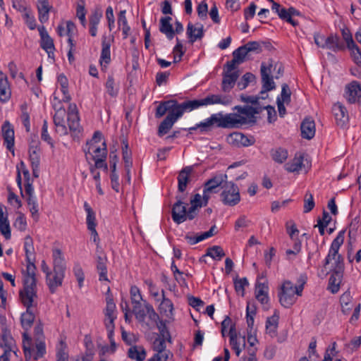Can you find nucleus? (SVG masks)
<instances>
[{
  "instance_id": "28",
  "label": "nucleus",
  "mask_w": 361,
  "mask_h": 361,
  "mask_svg": "<svg viewBox=\"0 0 361 361\" xmlns=\"http://www.w3.org/2000/svg\"><path fill=\"white\" fill-rule=\"evenodd\" d=\"M203 106L202 99L187 100L183 103L178 102V111L181 117L184 112H190L194 109H197Z\"/></svg>"
},
{
  "instance_id": "47",
  "label": "nucleus",
  "mask_w": 361,
  "mask_h": 361,
  "mask_svg": "<svg viewBox=\"0 0 361 361\" xmlns=\"http://www.w3.org/2000/svg\"><path fill=\"white\" fill-rule=\"evenodd\" d=\"M118 24L120 27L122 26L121 29L123 35V39H126L127 37L128 36L130 28L128 25L125 10L121 11L119 12L118 17Z\"/></svg>"
},
{
  "instance_id": "52",
  "label": "nucleus",
  "mask_w": 361,
  "mask_h": 361,
  "mask_svg": "<svg viewBox=\"0 0 361 361\" xmlns=\"http://www.w3.org/2000/svg\"><path fill=\"white\" fill-rule=\"evenodd\" d=\"M256 77L252 73H246L243 75L240 80H239L237 83V86L240 90H243L245 89L249 83L255 81Z\"/></svg>"
},
{
  "instance_id": "43",
  "label": "nucleus",
  "mask_w": 361,
  "mask_h": 361,
  "mask_svg": "<svg viewBox=\"0 0 361 361\" xmlns=\"http://www.w3.org/2000/svg\"><path fill=\"white\" fill-rule=\"evenodd\" d=\"M339 248L340 246L336 245L333 242L331 243L329 253L324 262L323 269H322V272L324 275H326L328 274V271H326V266L329 264L331 259H336V255H338Z\"/></svg>"
},
{
  "instance_id": "5",
  "label": "nucleus",
  "mask_w": 361,
  "mask_h": 361,
  "mask_svg": "<svg viewBox=\"0 0 361 361\" xmlns=\"http://www.w3.org/2000/svg\"><path fill=\"white\" fill-rule=\"evenodd\" d=\"M273 59H269L267 62H262L260 67V74L262 78V90L260 94H266L267 92L276 88L273 77L271 75L273 68Z\"/></svg>"
},
{
  "instance_id": "54",
  "label": "nucleus",
  "mask_w": 361,
  "mask_h": 361,
  "mask_svg": "<svg viewBox=\"0 0 361 361\" xmlns=\"http://www.w3.org/2000/svg\"><path fill=\"white\" fill-rule=\"evenodd\" d=\"M23 348L25 360L27 361L32 357L33 350L31 348V338L25 334H23Z\"/></svg>"
},
{
  "instance_id": "57",
  "label": "nucleus",
  "mask_w": 361,
  "mask_h": 361,
  "mask_svg": "<svg viewBox=\"0 0 361 361\" xmlns=\"http://www.w3.org/2000/svg\"><path fill=\"white\" fill-rule=\"evenodd\" d=\"M130 299L133 305H140L142 300V297L140 289L136 286H133L130 290Z\"/></svg>"
},
{
  "instance_id": "7",
  "label": "nucleus",
  "mask_w": 361,
  "mask_h": 361,
  "mask_svg": "<svg viewBox=\"0 0 361 361\" xmlns=\"http://www.w3.org/2000/svg\"><path fill=\"white\" fill-rule=\"evenodd\" d=\"M176 199L177 201L173 205L171 216L175 223L180 224L186 221V207L188 204L183 202L184 197L181 195H176Z\"/></svg>"
},
{
  "instance_id": "50",
  "label": "nucleus",
  "mask_w": 361,
  "mask_h": 361,
  "mask_svg": "<svg viewBox=\"0 0 361 361\" xmlns=\"http://www.w3.org/2000/svg\"><path fill=\"white\" fill-rule=\"evenodd\" d=\"M53 106L56 111V112L54 115V118H53L54 123L55 126L57 125L61 124V123H65L64 118L66 114L65 109L61 106H59V108H57V106L56 104H54Z\"/></svg>"
},
{
  "instance_id": "41",
  "label": "nucleus",
  "mask_w": 361,
  "mask_h": 361,
  "mask_svg": "<svg viewBox=\"0 0 361 361\" xmlns=\"http://www.w3.org/2000/svg\"><path fill=\"white\" fill-rule=\"evenodd\" d=\"M279 319V315L274 314L266 321V331L272 337L276 336Z\"/></svg>"
},
{
  "instance_id": "15",
  "label": "nucleus",
  "mask_w": 361,
  "mask_h": 361,
  "mask_svg": "<svg viewBox=\"0 0 361 361\" xmlns=\"http://www.w3.org/2000/svg\"><path fill=\"white\" fill-rule=\"evenodd\" d=\"M1 131L6 148L14 153V130L9 121L4 122L1 126Z\"/></svg>"
},
{
  "instance_id": "38",
  "label": "nucleus",
  "mask_w": 361,
  "mask_h": 361,
  "mask_svg": "<svg viewBox=\"0 0 361 361\" xmlns=\"http://www.w3.org/2000/svg\"><path fill=\"white\" fill-rule=\"evenodd\" d=\"M33 307H26V312L23 313L20 317V322L22 327L27 330L30 329L35 319V315L32 311Z\"/></svg>"
},
{
  "instance_id": "58",
  "label": "nucleus",
  "mask_w": 361,
  "mask_h": 361,
  "mask_svg": "<svg viewBox=\"0 0 361 361\" xmlns=\"http://www.w3.org/2000/svg\"><path fill=\"white\" fill-rule=\"evenodd\" d=\"M36 353L33 356L35 360L42 357L46 353V346L44 340L35 341Z\"/></svg>"
},
{
  "instance_id": "45",
  "label": "nucleus",
  "mask_w": 361,
  "mask_h": 361,
  "mask_svg": "<svg viewBox=\"0 0 361 361\" xmlns=\"http://www.w3.org/2000/svg\"><path fill=\"white\" fill-rule=\"evenodd\" d=\"M128 143L126 140L122 141V154L123 159L125 163V169L128 171V173L130 172V168L133 165L131 160V152L128 149Z\"/></svg>"
},
{
  "instance_id": "33",
  "label": "nucleus",
  "mask_w": 361,
  "mask_h": 361,
  "mask_svg": "<svg viewBox=\"0 0 361 361\" xmlns=\"http://www.w3.org/2000/svg\"><path fill=\"white\" fill-rule=\"evenodd\" d=\"M161 293L163 299L159 305L160 312L161 314L165 315L166 317L172 319L173 316V305L170 299L165 297L164 290H162Z\"/></svg>"
},
{
  "instance_id": "46",
  "label": "nucleus",
  "mask_w": 361,
  "mask_h": 361,
  "mask_svg": "<svg viewBox=\"0 0 361 361\" xmlns=\"http://www.w3.org/2000/svg\"><path fill=\"white\" fill-rule=\"evenodd\" d=\"M40 149L37 145H30L29 148V157L32 167H39L40 162Z\"/></svg>"
},
{
  "instance_id": "6",
  "label": "nucleus",
  "mask_w": 361,
  "mask_h": 361,
  "mask_svg": "<svg viewBox=\"0 0 361 361\" xmlns=\"http://www.w3.org/2000/svg\"><path fill=\"white\" fill-rule=\"evenodd\" d=\"M295 286L290 281H286L279 293V302L286 308L291 307L296 301L297 297Z\"/></svg>"
},
{
  "instance_id": "23",
  "label": "nucleus",
  "mask_w": 361,
  "mask_h": 361,
  "mask_svg": "<svg viewBox=\"0 0 361 361\" xmlns=\"http://www.w3.org/2000/svg\"><path fill=\"white\" fill-rule=\"evenodd\" d=\"M37 8L38 11L39 20L42 23H44L49 20V13L53 8L52 6L49 5L48 0H37Z\"/></svg>"
},
{
  "instance_id": "20",
  "label": "nucleus",
  "mask_w": 361,
  "mask_h": 361,
  "mask_svg": "<svg viewBox=\"0 0 361 361\" xmlns=\"http://www.w3.org/2000/svg\"><path fill=\"white\" fill-rule=\"evenodd\" d=\"M203 106L222 104L224 106L229 105L231 103V97L229 96H224L221 94H208L206 97L202 99Z\"/></svg>"
},
{
  "instance_id": "40",
  "label": "nucleus",
  "mask_w": 361,
  "mask_h": 361,
  "mask_svg": "<svg viewBox=\"0 0 361 361\" xmlns=\"http://www.w3.org/2000/svg\"><path fill=\"white\" fill-rule=\"evenodd\" d=\"M228 334L230 336V344L232 347V349L234 350L236 355L239 356L242 351V348L240 346V341H239L238 338V334L234 326H231Z\"/></svg>"
},
{
  "instance_id": "63",
  "label": "nucleus",
  "mask_w": 361,
  "mask_h": 361,
  "mask_svg": "<svg viewBox=\"0 0 361 361\" xmlns=\"http://www.w3.org/2000/svg\"><path fill=\"white\" fill-rule=\"evenodd\" d=\"M248 52L245 50L244 46H241L236 49L233 52V56L238 61V63H242L245 61V57L247 55Z\"/></svg>"
},
{
  "instance_id": "21",
  "label": "nucleus",
  "mask_w": 361,
  "mask_h": 361,
  "mask_svg": "<svg viewBox=\"0 0 361 361\" xmlns=\"http://www.w3.org/2000/svg\"><path fill=\"white\" fill-rule=\"evenodd\" d=\"M322 49H328L334 52H337L344 50L345 45L341 42L338 35L331 34L328 37L325 38L324 46H322Z\"/></svg>"
},
{
  "instance_id": "39",
  "label": "nucleus",
  "mask_w": 361,
  "mask_h": 361,
  "mask_svg": "<svg viewBox=\"0 0 361 361\" xmlns=\"http://www.w3.org/2000/svg\"><path fill=\"white\" fill-rule=\"evenodd\" d=\"M303 166V156L300 154L299 156L296 155L293 159L286 163L284 167L288 172H298Z\"/></svg>"
},
{
  "instance_id": "14",
  "label": "nucleus",
  "mask_w": 361,
  "mask_h": 361,
  "mask_svg": "<svg viewBox=\"0 0 361 361\" xmlns=\"http://www.w3.org/2000/svg\"><path fill=\"white\" fill-rule=\"evenodd\" d=\"M193 172V166H188L183 168L178 176V191L183 192L187 188L188 183L190 181V175Z\"/></svg>"
},
{
  "instance_id": "48",
  "label": "nucleus",
  "mask_w": 361,
  "mask_h": 361,
  "mask_svg": "<svg viewBox=\"0 0 361 361\" xmlns=\"http://www.w3.org/2000/svg\"><path fill=\"white\" fill-rule=\"evenodd\" d=\"M84 208L85 212H87V226L88 230L91 228L93 229V228H96L97 224L95 214L94 211L86 202L84 203Z\"/></svg>"
},
{
  "instance_id": "49",
  "label": "nucleus",
  "mask_w": 361,
  "mask_h": 361,
  "mask_svg": "<svg viewBox=\"0 0 361 361\" xmlns=\"http://www.w3.org/2000/svg\"><path fill=\"white\" fill-rule=\"evenodd\" d=\"M224 255V250L218 245L209 247L206 252V256H209L216 260H220Z\"/></svg>"
},
{
  "instance_id": "64",
  "label": "nucleus",
  "mask_w": 361,
  "mask_h": 361,
  "mask_svg": "<svg viewBox=\"0 0 361 361\" xmlns=\"http://www.w3.org/2000/svg\"><path fill=\"white\" fill-rule=\"evenodd\" d=\"M351 52V56L353 61L360 67H361V50L357 45L349 49Z\"/></svg>"
},
{
  "instance_id": "31",
  "label": "nucleus",
  "mask_w": 361,
  "mask_h": 361,
  "mask_svg": "<svg viewBox=\"0 0 361 361\" xmlns=\"http://www.w3.org/2000/svg\"><path fill=\"white\" fill-rule=\"evenodd\" d=\"M172 18L169 16L161 18L159 31L164 34L168 39L171 40L174 37V31L171 23Z\"/></svg>"
},
{
  "instance_id": "62",
  "label": "nucleus",
  "mask_w": 361,
  "mask_h": 361,
  "mask_svg": "<svg viewBox=\"0 0 361 361\" xmlns=\"http://www.w3.org/2000/svg\"><path fill=\"white\" fill-rule=\"evenodd\" d=\"M234 109L236 110L239 114L245 115L249 118H255V113L256 111L251 106H236L234 107Z\"/></svg>"
},
{
  "instance_id": "25",
  "label": "nucleus",
  "mask_w": 361,
  "mask_h": 361,
  "mask_svg": "<svg viewBox=\"0 0 361 361\" xmlns=\"http://www.w3.org/2000/svg\"><path fill=\"white\" fill-rule=\"evenodd\" d=\"M239 77L238 71H235L233 73H223V80L221 83V90L224 92H229L234 87Z\"/></svg>"
},
{
  "instance_id": "11",
  "label": "nucleus",
  "mask_w": 361,
  "mask_h": 361,
  "mask_svg": "<svg viewBox=\"0 0 361 361\" xmlns=\"http://www.w3.org/2000/svg\"><path fill=\"white\" fill-rule=\"evenodd\" d=\"M345 97L353 104L360 102L361 100V85L357 81H353L345 87Z\"/></svg>"
},
{
  "instance_id": "34",
  "label": "nucleus",
  "mask_w": 361,
  "mask_h": 361,
  "mask_svg": "<svg viewBox=\"0 0 361 361\" xmlns=\"http://www.w3.org/2000/svg\"><path fill=\"white\" fill-rule=\"evenodd\" d=\"M332 272L329 280V290L332 293H336L339 290L340 283L343 276V271H340L338 274L337 270L331 269Z\"/></svg>"
},
{
  "instance_id": "32",
  "label": "nucleus",
  "mask_w": 361,
  "mask_h": 361,
  "mask_svg": "<svg viewBox=\"0 0 361 361\" xmlns=\"http://www.w3.org/2000/svg\"><path fill=\"white\" fill-rule=\"evenodd\" d=\"M102 48L100 56V64L101 66L103 68L106 67V65L109 64L111 61V43L110 41L106 40V36H103L102 37Z\"/></svg>"
},
{
  "instance_id": "18",
  "label": "nucleus",
  "mask_w": 361,
  "mask_h": 361,
  "mask_svg": "<svg viewBox=\"0 0 361 361\" xmlns=\"http://www.w3.org/2000/svg\"><path fill=\"white\" fill-rule=\"evenodd\" d=\"M187 35L191 44L194 43L197 39H201L204 36V26L200 23H196L194 25L192 23H189L187 26Z\"/></svg>"
},
{
  "instance_id": "27",
  "label": "nucleus",
  "mask_w": 361,
  "mask_h": 361,
  "mask_svg": "<svg viewBox=\"0 0 361 361\" xmlns=\"http://www.w3.org/2000/svg\"><path fill=\"white\" fill-rule=\"evenodd\" d=\"M301 136L302 138L310 140L315 135L314 121L310 118H306L302 122L300 126Z\"/></svg>"
},
{
  "instance_id": "61",
  "label": "nucleus",
  "mask_w": 361,
  "mask_h": 361,
  "mask_svg": "<svg viewBox=\"0 0 361 361\" xmlns=\"http://www.w3.org/2000/svg\"><path fill=\"white\" fill-rule=\"evenodd\" d=\"M106 88L107 93L112 97L117 96L118 93V88L115 86L114 78L109 76L106 82Z\"/></svg>"
},
{
  "instance_id": "8",
  "label": "nucleus",
  "mask_w": 361,
  "mask_h": 361,
  "mask_svg": "<svg viewBox=\"0 0 361 361\" xmlns=\"http://www.w3.org/2000/svg\"><path fill=\"white\" fill-rule=\"evenodd\" d=\"M67 119L69 130L75 135L80 133L82 131V127L80 125V118L75 104H70Z\"/></svg>"
},
{
  "instance_id": "12",
  "label": "nucleus",
  "mask_w": 361,
  "mask_h": 361,
  "mask_svg": "<svg viewBox=\"0 0 361 361\" xmlns=\"http://www.w3.org/2000/svg\"><path fill=\"white\" fill-rule=\"evenodd\" d=\"M178 111V102L176 99L161 102L157 107L155 117L161 118L168 112V115Z\"/></svg>"
},
{
  "instance_id": "9",
  "label": "nucleus",
  "mask_w": 361,
  "mask_h": 361,
  "mask_svg": "<svg viewBox=\"0 0 361 361\" xmlns=\"http://www.w3.org/2000/svg\"><path fill=\"white\" fill-rule=\"evenodd\" d=\"M40 35V46L47 53L49 58H54L55 47L52 38L49 35L44 26L38 28Z\"/></svg>"
},
{
  "instance_id": "59",
  "label": "nucleus",
  "mask_w": 361,
  "mask_h": 361,
  "mask_svg": "<svg viewBox=\"0 0 361 361\" xmlns=\"http://www.w3.org/2000/svg\"><path fill=\"white\" fill-rule=\"evenodd\" d=\"M41 138L44 142H47L51 148H54V143L52 138L48 133V123L47 120H44L42 127Z\"/></svg>"
},
{
  "instance_id": "24",
  "label": "nucleus",
  "mask_w": 361,
  "mask_h": 361,
  "mask_svg": "<svg viewBox=\"0 0 361 361\" xmlns=\"http://www.w3.org/2000/svg\"><path fill=\"white\" fill-rule=\"evenodd\" d=\"M216 226H212L208 231L202 233L200 234L196 233L193 234L191 233H188L185 235V238L187 240L189 244L195 245L202 240H204L216 233Z\"/></svg>"
},
{
  "instance_id": "16",
  "label": "nucleus",
  "mask_w": 361,
  "mask_h": 361,
  "mask_svg": "<svg viewBox=\"0 0 361 361\" xmlns=\"http://www.w3.org/2000/svg\"><path fill=\"white\" fill-rule=\"evenodd\" d=\"M84 151L87 157V154L92 156V160L106 158L107 155V149L105 141L102 142L101 146L99 145H93V144H91L90 146H87V149H85Z\"/></svg>"
},
{
  "instance_id": "44",
  "label": "nucleus",
  "mask_w": 361,
  "mask_h": 361,
  "mask_svg": "<svg viewBox=\"0 0 361 361\" xmlns=\"http://www.w3.org/2000/svg\"><path fill=\"white\" fill-rule=\"evenodd\" d=\"M272 159L279 163H283L288 158V151L282 147H276L270 151Z\"/></svg>"
},
{
  "instance_id": "37",
  "label": "nucleus",
  "mask_w": 361,
  "mask_h": 361,
  "mask_svg": "<svg viewBox=\"0 0 361 361\" xmlns=\"http://www.w3.org/2000/svg\"><path fill=\"white\" fill-rule=\"evenodd\" d=\"M268 286L264 283H257L255 297L262 304H267L269 301Z\"/></svg>"
},
{
  "instance_id": "35",
  "label": "nucleus",
  "mask_w": 361,
  "mask_h": 361,
  "mask_svg": "<svg viewBox=\"0 0 361 361\" xmlns=\"http://www.w3.org/2000/svg\"><path fill=\"white\" fill-rule=\"evenodd\" d=\"M27 261V267L25 270L22 271V274H35L36 267L35 265V248L25 250Z\"/></svg>"
},
{
  "instance_id": "19",
  "label": "nucleus",
  "mask_w": 361,
  "mask_h": 361,
  "mask_svg": "<svg viewBox=\"0 0 361 361\" xmlns=\"http://www.w3.org/2000/svg\"><path fill=\"white\" fill-rule=\"evenodd\" d=\"M180 118V114L177 112L175 114L171 113L170 115H167L166 117L159 126V136L161 137L166 134L169 131V130L173 127V124L176 122V121Z\"/></svg>"
},
{
  "instance_id": "53",
  "label": "nucleus",
  "mask_w": 361,
  "mask_h": 361,
  "mask_svg": "<svg viewBox=\"0 0 361 361\" xmlns=\"http://www.w3.org/2000/svg\"><path fill=\"white\" fill-rule=\"evenodd\" d=\"M26 200H27V203L29 207V210L31 212L32 218L35 221H37L38 218H39L38 204L37 203L35 197H27Z\"/></svg>"
},
{
  "instance_id": "10",
  "label": "nucleus",
  "mask_w": 361,
  "mask_h": 361,
  "mask_svg": "<svg viewBox=\"0 0 361 361\" xmlns=\"http://www.w3.org/2000/svg\"><path fill=\"white\" fill-rule=\"evenodd\" d=\"M227 140L229 144L237 147H248L252 145L255 142V140L252 137L250 138L245 135L244 134L239 132L231 133L228 136Z\"/></svg>"
},
{
  "instance_id": "29",
  "label": "nucleus",
  "mask_w": 361,
  "mask_h": 361,
  "mask_svg": "<svg viewBox=\"0 0 361 361\" xmlns=\"http://www.w3.org/2000/svg\"><path fill=\"white\" fill-rule=\"evenodd\" d=\"M53 257V270L65 273L66 262L63 253L60 249L55 248L52 251Z\"/></svg>"
},
{
  "instance_id": "36",
  "label": "nucleus",
  "mask_w": 361,
  "mask_h": 361,
  "mask_svg": "<svg viewBox=\"0 0 361 361\" xmlns=\"http://www.w3.org/2000/svg\"><path fill=\"white\" fill-rule=\"evenodd\" d=\"M146 354V350L142 345H133L128 350V357L136 361H143Z\"/></svg>"
},
{
  "instance_id": "17",
  "label": "nucleus",
  "mask_w": 361,
  "mask_h": 361,
  "mask_svg": "<svg viewBox=\"0 0 361 361\" xmlns=\"http://www.w3.org/2000/svg\"><path fill=\"white\" fill-rule=\"evenodd\" d=\"M65 273L53 270L49 276L46 277L47 284L51 293H54L56 288L62 285Z\"/></svg>"
},
{
  "instance_id": "26",
  "label": "nucleus",
  "mask_w": 361,
  "mask_h": 361,
  "mask_svg": "<svg viewBox=\"0 0 361 361\" xmlns=\"http://www.w3.org/2000/svg\"><path fill=\"white\" fill-rule=\"evenodd\" d=\"M15 341L11 336L10 331L8 329L1 331L0 338V348H4V352L11 353L13 351L16 354L14 350Z\"/></svg>"
},
{
  "instance_id": "3",
  "label": "nucleus",
  "mask_w": 361,
  "mask_h": 361,
  "mask_svg": "<svg viewBox=\"0 0 361 361\" xmlns=\"http://www.w3.org/2000/svg\"><path fill=\"white\" fill-rule=\"evenodd\" d=\"M226 182H227V175L219 174L204 183L202 195L204 206L207 204L210 194L217 193L219 191V187L222 189V185Z\"/></svg>"
},
{
  "instance_id": "30",
  "label": "nucleus",
  "mask_w": 361,
  "mask_h": 361,
  "mask_svg": "<svg viewBox=\"0 0 361 361\" xmlns=\"http://www.w3.org/2000/svg\"><path fill=\"white\" fill-rule=\"evenodd\" d=\"M11 90L7 76L0 71V102H5L11 97Z\"/></svg>"
},
{
  "instance_id": "55",
  "label": "nucleus",
  "mask_w": 361,
  "mask_h": 361,
  "mask_svg": "<svg viewBox=\"0 0 361 361\" xmlns=\"http://www.w3.org/2000/svg\"><path fill=\"white\" fill-rule=\"evenodd\" d=\"M21 110V120L23 126H25L26 131L29 132L30 130V115L27 112V105L26 103L23 104L20 106Z\"/></svg>"
},
{
  "instance_id": "22",
  "label": "nucleus",
  "mask_w": 361,
  "mask_h": 361,
  "mask_svg": "<svg viewBox=\"0 0 361 361\" xmlns=\"http://www.w3.org/2000/svg\"><path fill=\"white\" fill-rule=\"evenodd\" d=\"M332 111L336 120L337 125L343 126L348 121L346 108L340 102L336 103L332 107Z\"/></svg>"
},
{
  "instance_id": "42",
  "label": "nucleus",
  "mask_w": 361,
  "mask_h": 361,
  "mask_svg": "<svg viewBox=\"0 0 361 361\" xmlns=\"http://www.w3.org/2000/svg\"><path fill=\"white\" fill-rule=\"evenodd\" d=\"M106 262V257L98 256L97 258V269L99 272V281H108Z\"/></svg>"
},
{
  "instance_id": "1",
  "label": "nucleus",
  "mask_w": 361,
  "mask_h": 361,
  "mask_svg": "<svg viewBox=\"0 0 361 361\" xmlns=\"http://www.w3.org/2000/svg\"><path fill=\"white\" fill-rule=\"evenodd\" d=\"M247 123V118L238 114H227L223 115L222 113L212 114L204 121L198 123L201 126L202 132H207L213 126L223 128H239Z\"/></svg>"
},
{
  "instance_id": "60",
  "label": "nucleus",
  "mask_w": 361,
  "mask_h": 361,
  "mask_svg": "<svg viewBox=\"0 0 361 361\" xmlns=\"http://www.w3.org/2000/svg\"><path fill=\"white\" fill-rule=\"evenodd\" d=\"M361 345V336L353 338L349 343L345 344L347 352L352 353L359 349Z\"/></svg>"
},
{
  "instance_id": "4",
  "label": "nucleus",
  "mask_w": 361,
  "mask_h": 361,
  "mask_svg": "<svg viewBox=\"0 0 361 361\" xmlns=\"http://www.w3.org/2000/svg\"><path fill=\"white\" fill-rule=\"evenodd\" d=\"M221 200L224 204L233 207L239 203L240 196L238 186L233 182H226L222 185Z\"/></svg>"
},
{
  "instance_id": "51",
  "label": "nucleus",
  "mask_w": 361,
  "mask_h": 361,
  "mask_svg": "<svg viewBox=\"0 0 361 361\" xmlns=\"http://www.w3.org/2000/svg\"><path fill=\"white\" fill-rule=\"evenodd\" d=\"M233 283L236 293L240 294L241 296H244L245 287L249 285V282L247 278L243 277L242 279H238V277H236L233 280Z\"/></svg>"
},
{
  "instance_id": "56",
  "label": "nucleus",
  "mask_w": 361,
  "mask_h": 361,
  "mask_svg": "<svg viewBox=\"0 0 361 361\" xmlns=\"http://www.w3.org/2000/svg\"><path fill=\"white\" fill-rule=\"evenodd\" d=\"M315 206L313 195L310 192H307L304 197L303 212L308 213L312 211Z\"/></svg>"
},
{
  "instance_id": "2",
  "label": "nucleus",
  "mask_w": 361,
  "mask_h": 361,
  "mask_svg": "<svg viewBox=\"0 0 361 361\" xmlns=\"http://www.w3.org/2000/svg\"><path fill=\"white\" fill-rule=\"evenodd\" d=\"M23 288L19 292L21 302L25 307L37 305V279L35 274H23Z\"/></svg>"
},
{
  "instance_id": "13",
  "label": "nucleus",
  "mask_w": 361,
  "mask_h": 361,
  "mask_svg": "<svg viewBox=\"0 0 361 361\" xmlns=\"http://www.w3.org/2000/svg\"><path fill=\"white\" fill-rule=\"evenodd\" d=\"M116 309V305L113 301L112 298L106 299V306L105 308V319H104V325L106 330H111L115 329L114 320L116 319V316L114 314Z\"/></svg>"
}]
</instances>
